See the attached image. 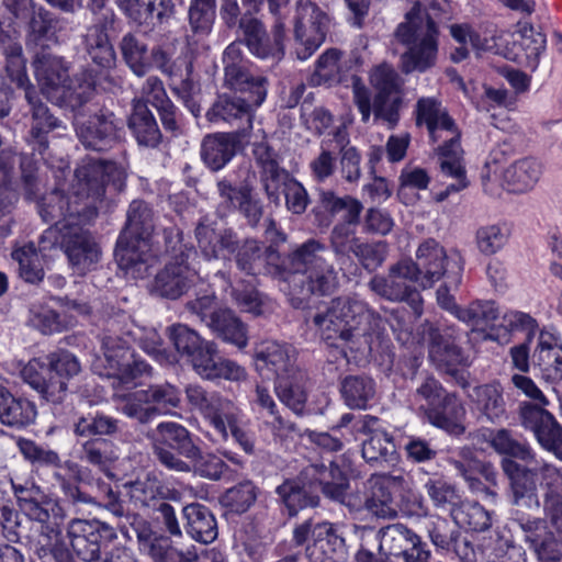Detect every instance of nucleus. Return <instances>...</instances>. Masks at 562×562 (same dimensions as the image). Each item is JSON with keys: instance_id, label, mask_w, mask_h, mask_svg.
<instances>
[{"instance_id": "f257e3e1", "label": "nucleus", "mask_w": 562, "mask_h": 562, "mask_svg": "<svg viewBox=\"0 0 562 562\" xmlns=\"http://www.w3.org/2000/svg\"><path fill=\"white\" fill-rule=\"evenodd\" d=\"M236 267L247 276L265 272L288 282L292 292L310 297L331 295L339 286L338 271L333 263L331 251L319 239L310 238L285 256L272 246H263L255 238L241 240L234 256Z\"/></svg>"}, {"instance_id": "f03ea898", "label": "nucleus", "mask_w": 562, "mask_h": 562, "mask_svg": "<svg viewBox=\"0 0 562 562\" xmlns=\"http://www.w3.org/2000/svg\"><path fill=\"white\" fill-rule=\"evenodd\" d=\"M117 167L114 162L90 159L75 171L72 192L64 194L54 190L44 195L38 203V213L43 221L56 227L66 224L91 223L97 216L105 194V181Z\"/></svg>"}, {"instance_id": "7ed1b4c3", "label": "nucleus", "mask_w": 562, "mask_h": 562, "mask_svg": "<svg viewBox=\"0 0 562 562\" xmlns=\"http://www.w3.org/2000/svg\"><path fill=\"white\" fill-rule=\"evenodd\" d=\"M380 315L357 296L341 295L329 301L313 317L322 338L333 346H347L351 351L372 349L374 327Z\"/></svg>"}, {"instance_id": "20e7f679", "label": "nucleus", "mask_w": 562, "mask_h": 562, "mask_svg": "<svg viewBox=\"0 0 562 562\" xmlns=\"http://www.w3.org/2000/svg\"><path fill=\"white\" fill-rule=\"evenodd\" d=\"M369 82L374 90L373 99L361 79L352 76L353 103L361 114L362 122H369L373 113L375 120H382L390 128H394L398 123L403 102V78L393 66L382 63L371 69Z\"/></svg>"}, {"instance_id": "39448f33", "label": "nucleus", "mask_w": 562, "mask_h": 562, "mask_svg": "<svg viewBox=\"0 0 562 562\" xmlns=\"http://www.w3.org/2000/svg\"><path fill=\"white\" fill-rule=\"evenodd\" d=\"M394 37L408 47L400 58L403 74L425 72L436 66L439 29L424 4L415 3L396 27Z\"/></svg>"}, {"instance_id": "423d86ee", "label": "nucleus", "mask_w": 562, "mask_h": 562, "mask_svg": "<svg viewBox=\"0 0 562 562\" xmlns=\"http://www.w3.org/2000/svg\"><path fill=\"white\" fill-rule=\"evenodd\" d=\"M167 336L177 352L189 362L202 378L238 381L245 378V370L234 361L217 355L214 342L203 339L195 330L183 324L167 328Z\"/></svg>"}, {"instance_id": "0eeeda50", "label": "nucleus", "mask_w": 562, "mask_h": 562, "mask_svg": "<svg viewBox=\"0 0 562 562\" xmlns=\"http://www.w3.org/2000/svg\"><path fill=\"white\" fill-rule=\"evenodd\" d=\"M155 229L154 211L143 200L131 202L126 212V223L115 247V259L121 269L132 274L146 271L148 240Z\"/></svg>"}, {"instance_id": "6e6552de", "label": "nucleus", "mask_w": 562, "mask_h": 562, "mask_svg": "<svg viewBox=\"0 0 562 562\" xmlns=\"http://www.w3.org/2000/svg\"><path fill=\"white\" fill-rule=\"evenodd\" d=\"M81 371L78 359L66 350L31 360L21 371L25 383L53 404H60L67 395L69 380Z\"/></svg>"}, {"instance_id": "1a4fd4ad", "label": "nucleus", "mask_w": 562, "mask_h": 562, "mask_svg": "<svg viewBox=\"0 0 562 562\" xmlns=\"http://www.w3.org/2000/svg\"><path fill=\"white\" fill-rule=\"evenodd\" d=\"M87 223L66 224L48 227L40 237V249L49 250L59 247L66 255L70 267L80 276L93 270L101 258V248L90 231L83 228Z\"/></svg>"}, {"instance_id": "9d476101", "label": "nucleus", "mask_w": 562, "mask_h": 562, "mask_svg": "<svg viewBox=\"0 0 562 562\" xmlns=\"http://www.w3.org/2000/svg\"><path fill=\"white\" fill-rule=\"evenodd\" d=\"M180 236L177 229L165 231L167 249L179 250L180 254L159 269L151 282L150 293L160 299L179 300L194 286L196 281V271L189 263V257L194 251L191 248L182 249Z\"/></svg>"}, {"instance_id": "9b49d317", "label": "nucleus", "mask_w": 562, "mask_h": 562, "mask_svg": "<svg viewBox=\"0 0 562 562\" xmlns=\"http://www.w3.org/2000/svg\"><path fill=\"white\" fill-rule=\"evenodd\" d=\"M418 278L415 274L413 260L403 259L389 267L386 274H375L368 283L369 289L378 296L391 302H405L416 316L423 313V299L415 286Z\"/></svg>"}, {"instance_id": "f8f14e48", "label": "nucleus", "mask_w": 562, "mask_h": 562, "mask_svg": "<svg viewBox=\"0 0 562 562\" xmlns=\"http://www.w3.org/2000/svg\"><path fill=\"white\" fill-rule=\"evenodd\" d=\"M115 324L105 326L101 335V348L105 360L104 373L127 384L135 379L150 375L151 367L130 350V337L120 338Z\"/></svg>"}, {"instance_id": "ddd939ff", "label": "nucleus", "mask_w": 562, "mask_h": 562, "mask_svg": "<svg viewBox=\"0 0 562 562\" xmlns=\"http://www.w3.org/2000/svg\"><path fill=\"white\" fill-rule=\"evenodd\" d=\"M223 86L237 94L252 97L250 102H263L268 92V79L252 75L244 57L241 42H232L224 50Z\"/></svg>"}, {"instance_id": "4468645a", "label": "nucleus", "mask_w": 562, "mask_h": 562, "mask_svg": "<svg viewBox=\"0 0 562 562\" xmlns=\"http://www.w3.org/2000/svg\"><path fill=\"white\" fill-rule=\"evenodd\" d=\"M379 551L390 562H429L431 553L422 538L403 524L379 530Z\"/></svg>"}, {"instance_id": "2eb2a0df", "label": "nucleus", "mask_w": 562, "mask_h": 562, "mask_svg": "<svg viewBox=\"0 0 562 562\" xmlns=\"http://www.w3.org/2000/svg\"><path fill=\"white\" fill-rule=\"evenodd\" d=\"M294 19L295 53L305 60L323 44L328 29V16L311 0H296Z\"/></svg>"}, {"instance_id": "dca6fc26", "label": "nucleus", "mask_w": 562, "mask_h": 562, "mask_svg": "<svg viewBox=\"0 0 562 562\" xmlns=\"http://www.w3.org/2000/svg\"><path fill=\"white\" fill-rule=\"evenodd\" d=\"M155 458L167 470L177 473H190L209 480L220 481L226 477L231 472L229 467L216 454L211 452H203L198 446L196 451L192 452L184 461L176 454V452L164 449L160 446L156 447Z\"/></svg>"}, {"instance_id": "f3484780", "label": "nucleus", "mask_w": 562, "mask_h": 562, "mask_svg": "<svg viewBox=\"0 0 562 562\" xmlns=\"http://www.w3.org/2000/svg\"><path fill=\"white\" fill-rule=\"evenodd\" d=\"M67 533L74 552L85 562H100L104 540L115 537L106 524L78 518L69 522Z\"/></svg>"}, {"instance_id": "a211bd4d", "label": "nucleus", "mask_w": 562, "mask_h": 562, "mask_svg": "<svg viewBox=\"0 0 562 562\" xmlns=\"http://www.w3.org/2000/svg\"><path fill=\"white\" fill-rule=\"evenodd\" d=\"M94 92L95 80L92 70L82 68L46 98L58 108L69 111L74 120H77L83 114L82 110L91 101Z\"/></svg>"}, {"instance_id": "6ab92c4d", "label": "nucleus", "mask_w": 562, "mask_h": 562, "mask_svg": "<svg viewBox=\"0 0 562 562\" xmlns=\"http://www.w3.org/2000/svg\"><path fill=\"white\" fill-rule=\"evenodd\" d=\"M74 124L79 140L88 149L106 150L119 140L121 128L112 112L100 110L85 122L74 120Z\"/></svg>"}, {"instance_id": "aec40b11", "label": "nucleus", "mask_w": 562, "mask_h": 562, "mask_svg": "<svg viewBox=\"0 0 562 562\" xmlns=\"http://www.w3.org/2000/svg\"><path fill=\"white\" fill-rule=\"evenodd\" d=\"M448 266L446 250L437 240L428 238L418 246L413 267L420 288H431L443 276L451 274Z\"/></svg>"}, {"instance_id": "412c9836", "label": "nucleus", "mask_w": 562, "mask_h": 562, "mask_svg": "<svg viewBox=\"0 0 562 562\" xmlns=\"http://www.w3.org/2000/svg\"><path fill=\"white\" fill-rule=\"evenodd\" d=\"M255 366L261 374L271 373L274 382L301 371L296 364L295 349L276 341L261 344L255 356Z\"/></svg>"}, {"instance_id": "4be33fe9", "label": "nucleus", "mask_w": 562, "mask_h": 562, "mask_svg": "<svg viewBox=\"0 0 562 562\" xmlns=\"http://www.w3.org/2000/svg\"><path fill=\"white\" fill-rule=\"evenodd\" d=\"M301 480L307 481L310 487H313L315 492L321 490L331 499L340 501L341 503L355 508L361 507V502H359V504H351L350 501L347 502L345 499L348 480L334 461H329L328 465L324 463L307 465L301 472Z\"/></svg>"}, {"instance_id": "5701e85b", "label": "nucleus", "mask_w": 562, "mask_h": 562, "mask_svg": "<svg viewBox=\"0 0 562 562\" xmlns=\"http://www.w3.org/2000/svg\"><path fill=\"white\" fill-rule=\"evenodd\" d=\"M121 11L139 26L159 27L176 13L173 0H115Z\"/></svg>"}, {"instance_id": "b1692460", "label": "nucleus", "mask_w": 562, "mask_h": 562, "mask_svg": "<svg viewBox=\"0 0 562 562\" xmlns=\"http://www.w3.org/2000/svg\"><path fill=\"white\" fill-rule=\"evenodd\" d=\"M115 14L104 15L102 21L87 27L81 44L91 61L100 68L111 69L116 64V53L110 42L106 29L114 22Z\"/></svg>"}, {"instance_id": "393cba45", "label": "nucleus", "mask_w": 562, "mask_h": 562, "mask_svg": "<svg viewBox=\"0 0 562 562\" xmlns=\"http://www.w3.org/2000/svg\"><path fill=\"white\" fill-rule=\"evenodd\" d=\"M424 338L428 344L429 359L439 369L452 373L454 367L463 363L462 350L456 344V338L449 328L440 329L429 325L424 333Z\"/></svg>"}, {"instance_id": "a878e982", "label": "nucleus", "mask_w": 562, "mask_h": 562, "mask_svg": "<svg viewBox=\"0 0 562 562\" xmlns=\"http://www.w3.org/2000/svg\"><path fill=\"white\" fill-rule=\"evenodd\" d=\"M252 97L241 94H220L212 106L206 112V119L212 123H241L246 121L250 126L254 111L262 104V102H250Z\"/></svg>"}, {"instance_id": "bb28decb", "label": "nucleus", "mask_w": 562, "mask_h": 562, "mask_svg": "<svg viewBox=\"0 0 562 562\" xmlns=\"http://www.w3.org/2000/svg\"><path fill=\"white\" fill-rule=\"evenodd\" d=\"M184 393L189 404L198 409L222 437H226L222 417L232 408L234 402L218 393H209L196 384H189Z\"/></svg>"}, {"instance_id": "cd10ccee", "label": "nucleus", "mask_w": 562, "mask_h": 562, "mask_svg": "<svg viewBox=\"0 0 562 562\" xmlns=\"http://www.w3.org/2000/svg\"><path fill=\"white\" fill-rule=\"evenodd\" d=\"M33 67L41 91L46 97L70 78L71 63L47 49L36 53Z\"/></svg>"}, {"instance_id": "c85d7f7f", "label": "nucleus", "mask_w": 562, "mask_h": 562, "mask_svg": "<svg viewBox=\"0 0 562 562\" xmlns=\"http://www.w3.org/2000/svg\"><path fill=\"white\" fill-rule=\"evenodd\" d=\"M149 557L154 562H196L199 553L190 537L160 536L150 542Z\"/></svg>"}, {"instance_id": "c756f323", "label": "nucleus", "mask_w": 562, "mask_h": 562, "mask_svg": "<svg viewBox=\"0 0 562 562\" xmlns=\"http://www.w3.org/2000/svg\"><path fill=\"white\" fill-rule=\"evenodd\" d=\"M424 413L431 425L450 435L461 436L465 432V408L453 394L445 395L435 406L425 407Z\"/></svg>"}, {"instance_id": "7c9ffc66", "label": "nucleus", "mask_w": 562, "mask_h": 562, "mask_svg": "<svg viewBox=\"0 0 562 562\" xmlns=\"http://www.w3.org/2000/svg\"><path fill=\"white\" fill-rule=\"evenodd\" d=\"M519 416L521 425L530 429L544 448L554 445L561 427L548 411L535 404L524 403Z\"/></svg>"}, {"instance_id": "2f4dec72", "label": "nucleus", "mask_w": 562, "mask_h": 562, "mask_svg": "<svg viewBox=\"0 0 562 562\" xmlns=\"http://www.w3.org/2000/svg\"><path fill=\"white\" fill-rule=\"evenodd\" d=\"M531 361L533 368H538L547 381L554 382L562 379V346L552 334L540 333Z\"/></svg>"}, {"instance_id": "473e14b6", "label": "nucleus", "mask_w": 562, "mask_h": 562, "mask_svg": "<svg viewBox=\"0 0 562 562\" xmlns=\"http://www.w3.org/2000/svg\"><path fill=\"white\" fill-rule=\"evenodd\" d=\"M63 18L38 4L22 21L25 25L26 44L43 45L46 41L57 40V33L63 29Z\"/></svg>"}, {"instance_id": "72a5a7b5", "label": "nucleus", "mask_w": 562, "mask_h": 562, "mask_svg": "<svg viewBox=\"0 0 562 562\" xmlns=\"http://www.w3.org/2000/svg\"><path fill=\"white\" fill-rule=\"evenodd\" d=\"M182 514L186 519V531L192 540L207 544L217 538L216 519L206 506L191 503L183 507Z\"/></svg>"}, {"instance_id": "f704fd0d", "label": "nucleus", "mask_w": 562, "mask_h": 562, "mask_svg": "<svg viewBox=\"0 0 562 562\" xmlns=\"http://www.w3.org/2000/svg\"><path fill=\"white\" fill-rule=\"evenodd\" d=\"M127 127L137 143L146 147H156L161 139L158 124L143 99H134Z\"/></svg>"}, {"instance_id": "c9c22d12", "label": "nucleus", "mask_w": 562, "mask_h": 562, "mask_svg": "<svg viewBox=\"0 0 562 562\" xmlns=\"http://www.w3.org/2000/svg\"><path fill=\"white\" fill-rule=\"evenodd\" d=\"M157 438L153 445V453L156 447H161L170 451L175 450L178 457L186 459L196 451L198 445L194 442L191 432L182 425L175 422H164L156 427Z\"/></svg>"}, {"instance_id": "e433bc0d", "label": "nucleus", "mask_w": 562, "mask_h": 562, "mask_svg": "<svg viewBox=\"0 0 562 562\" xmlns=\"http://www.w3.org/2000/svg\"><path fill=\"white\" fill-rule=\"evenodd\" d=\"M194 233L198 246L206 259H215L218 257V246L221 249L236 255L241 244L236 233L231 228L224 229L217 234L215 229L205 222H200Z\"/></svg>"}, {"instance_id": "4c0bfd02", "label": "nucleus", "mask_w": 562, "mask_h": 562, "mask_svg": "<svg viewBox=\"0 0 562 562\" xmlns=\"http://www.w3.org/2000/svg\"><path fill=\"white\" fill-rule=\"evenodd\" d=\"M416 123L417 125L426 124L429 136L434 142L438 139L437 133L439 131L454 133L458 130L447 110L435 98H420L417 101Z\"/></svg>"}, {"instance_id": "58836bf2", "label": "nucleus", "mask_w": 562, "mask_h": 562, "mask_svg": "<svg viewBox=\"0 0 562 562\" xmlns=\"http://www.w3.org/2000/svg\"><path fill=\"white\" fill-rule=\"evenodd\" d=\"M237 138L229 133H216L203 138L201 157L213 171L221 170L236 154Z\"/></svg>"}, {"instance_id": "ea45409f", "label": "nucleus", "mask_w": 562, "mask_h": 562, "mask_svg": "<svg viewBox=\"0 0 562 562\" xmlns=\"http://www.w3.org/2000/svg\"><path fill=\"white\" fill-rule=\"evenodd\" d=\"M36 417V408L26 398L15 397L0 385V422L10 427H25Z\"/></svg>"}, {"instance_id": "a19ab883", "label": "nucleus", "mask_w": 562, "mask_h": 562, "mask_svg": "<svg viewBox=\"0 0 562 562\" xmlns=\"http://www.w3.org/2000/svg\"><path fill=\"white\" fill-rule=\"evenodd\" d=\"M115 324L120 329L117 336L120 338L130 337V348L134 341H138L139 347L156 358L162 355V339L156 329L139 328L125 315L109 318L105 326Z\"/></svg>"}, {"instance_id": "79ce46f5", "label": "nucleus", "mask_w": 562, "mask_h": 562, "mask_svg": "<svg viewBox=\"0 0 562 562\" xmlns=\"http://www.w3.org/2000/svg\"><path fill=\"white\" fill-rule=\"evenodd\" d=\"M277 494L288 508L290 516L296 515L303 508L315 507L319 502L314 488L310 487L307 481H302L301 475L297 480H286L279 485Z\"/></svg>"}, {"instance_id": "37998d69", "label": "nucleus", "mask_w": 562, "mask_h": 562, "mask_svg": "<svg viewBox=\"0 0 562 562\" xmlns=\"http://www.w3.org/2000/svg\"><path fill=\"white\" fill-rule=\"evenodd\" d=\"M542 175L541 164L533 158H524L515 161L504 170L503 179L508 190L525 192L530 190Z\"/></svg>"}, {"instance_id": "c03bdc74", "label": "nucleus", "mask_w": 562, "mask_h": 562, "mask_svg": "<svg viewBox=\"0 0 562 562\" xmlns=\"http://www.w3.org/2000/svg\"><path fill=\"white\" fill-rule=\"evenodd\" d=\"M340 392L348 407L366 409L375 395V382L367 374H350L341 380Z\"/></svg>"}, {"instance_id": "a18cd8bd", "label": "nucleus", "mask_w": 562, "mask_h": 562, "mask_svg": "<svg viewBox=\"0 0 562 562\" xmlns=\"http://www.w3.org/2000/svg\"><path fill=\"white\" fill-rule=\"evenodd\" d=\"M256 175L247 170L246 176L239 181L234 182L227 177L216 181L215 194L217 207L226 212H234L241 199L255 187Z\"/></svg>"}, {"instance_id": "49530a36", "label": "nucleus", "mask_w": 562, "mask_h": 562, "mask_svg": "<svg viewBox=\"0 0 562 562\" xmlns=\"http://www.w3.org/2000/svg\"><path fill=\"white\" fill-rule=\"evenodd\" d=\"M362 457L371 465L383 467L397 461L393 438L383 430H374L362 442Z\"/></svg>"}, {"instance_id": "de8ad7c7", "label": "nucleus", "mask_w": 562, "mask_h": 562, "mask_svg": "<svg viewBox=\"0 0 562 562\" xmlns=\"http://www.w3.org/2000/svg\"><path fill=\"white\" fill-rule=\"evenodd\" d=\"M209 327L223 340L238 348L247 345L246 325L231 310L220 308L213 315L212 322H209Z\"/></svg>"}, {"instance_id": "09e8293b", "label": "nucleus", "mask_w": 562, "mask_h": 562, "mask_svg": "<svg viewBox=\"0 0 562 562\" xmlns=\"http://www.w3.org/2000/svg\"><path fill=\"white\" fill-rule=\"evenodd\" d=\"M305 373L301 370L294 376H286L274 382V389L280 401L296 415H302L307 401L304 387Z\"/></svg>"}, {"instance_id": "8fccbe9b", "label": "nucleus", "mask_w": 562, "mask_h": 562, "mask_svg": "<svg viewBox=\"0 0 562 562\" xmlns=\"http://www.w3.org/2000/svg\"><path fill=\"white\" fill-rule=\"evenodd\" d=\"M221 276L226 279L231 288V296L240 311L256 316L262 313V295L254 283L255 279L232 281L229 278H226L225 273L221 272Z\"/></svg>"}, {"instance_id": "3c124183", "label": "nucleus", "mask_w": 562, "mask_h": 562, "mask_svg": "<svg viewBox=\"0 0 562 562\" xmlns=\"http://www.w3.org/2000/svg\"><path fill=\"white\" fill-rule=\"evenodd\" d=\"M284 37V22L276 20L272 27V38H270L266 31L263 36H260L247 48L257 58L271 59L273 63H279L285 54Z\"/></svg>"}, {"instance_id": "603ef678", "label": "nucleus", "mask_w": 562, "mask_h": 562, "mask_svg": "<svg viewBox=\"0 0 562 562\" xmlns=\"http://www.w3.org/2000/svg\"><path fill=\"white\" fill-rule=\"evenodd\" d=\"M0 49L5 58L4 70L7 76L25 93L29 87L34 86L30 82L26 74V61L23 57L22 45L12 38L0 45Z\"/></svg>"}, {"instance_id": "864d4df0", "label": "nucleus", "mask_w": 562, "mask_h": 562, "mask_svg": "<svg viewBox=\"0 0 562 562\" xmlns=\"http://www.w3.org/2000/svg\"><path fill=\"white\" fill-rule=\"evenodd\" d=\"M80 459L102 472H108L119 460V454L110 440L94 438L82 443Z\"/></svg>"}, {"instance_id": "5fc2aeb1", "label": "nucleus", "mask_w": 562, "mask_h": 562, "mask_svg": "<svg viewBox=\"0 0 562 562\" xmlns=\"http://www.w3.org/2000/svg\"><path fill=\"white\" fill-rule=\"evenodd\" d=\"M119 48L128 68L138 77H143L150 68L147 60V45L134 33L124 34L120 41Z\"/></svg>"}, {"instance_id": "6e6d98bb", "label": "nucleus", "mask_w": 562, "mask_h": 562, "mask_svg": "<svg viewBox=\"0 0 562 562\" xmlns=\"http://www.w3.org/2000/svg\"><path fill=\"white\" fill-rule=\"evenodd\" d=\"M477 409L490 420L501 418L505 414V401L498 384H483L475 386L471 394Z\"/></svg>"}, {"instance_id": "4d7b16f0", "label": "nucleus", "mask_w": 562, "mask_h": 562, "mask_svg": "<svg viewBox=\"0 0 562 562\" xmlns=\"http://www.w3.org/2000/svg\"><path fill=\"white\" fill-rule=\"evenodd\" d=\"M450 137L439 147L438 164L445 176H463L465 173L463 149L460 144V132L449 133Z\"/></svg>"}, {"instance_id": "13d9d810", "label": "nucleus", "mask_w": 562, "mask_h": 562, "mask_svg": "<svg viewBox=\"0 0 562 562\" xmlns=\"http://www.w3.org/2000/svg\"><path fill=\"white\" fill-rule=\"evenodd\" d=\"M258 488L250 480H244L227 488L220 496V504L232 513L244 514L256 502Z\"/></svg>"}, {"instance_id": "bf43d9fd", "label": "nucleus", "mask_w": 562, "mask_h": 562, "mask_svg": "<svg viewBox=\"0 0 562 562\" xmlns=\"http://www.w3.org/2000/svg\"><path fill=\"white\" fill-rule=\"evenodd\" d=\"M341 53L338 49H327L319 56L314 72L310 77L312 86L331 87L342 81L339 60Z\"/></svg>"}, {"instance_id": "052dcab7", "label": "nucleus", "mask_w": 562, "mask_h": 562, "mask_svg": "<svg viewBox=\"0 0 562 562\" xmlns=\"http://www.w3.org/2000/svg\"><path fill=\"white\" fill-rule=\"evenodd\" d=\"M23 94L33 121L31 131L50 132L61 126V121L50 113L35 87H29Z\"/></svg>"}, {"instance_id": "680f3d73", "label": "nucleus", "mask_w": 562, "mask_h": 562, "mask_svg": "<svg viewBox=\"0 0 562 562\" xmlns=\"http://www.w3.org/2000/svg\"><path fill=\"white\" fill-rule=\"evenodd\" d=\"M502 469L509 480L512 497L537 492L535 473L528 468L504 458Z\"/></svg>"}, {"instance_id": "e2e57ef3", "label": "nucleus", "mask_w": 562, "mask_h": 562, "mask_svg": "<svg viewBox=\"0 0 562 562\" xmlns=\"http://www.w3.org/2000/svg\"><path fill=\"white\" fill-rule=\"evenodd\" d=\"M260 183L268 201L280 206L281 194L295 180L290 172L281 166L259 171Z\"/></svg>"}, {"instance_id": "0e129e2a", "label": "nucleus", "mask_w": 562, "mask_h": 562, "mask_svg": "<svg viewBox=\"0 0 562 562\" xmlns=\"http://www.w3.org/2000/svg\"><path fill=\"white\" fill-rule=\"evenodd\" d=\"M428 537L431 543L440 550L450 551V547L456 543V539L461 536L458 521H450L447 518L432 516L426 526Z\"/></svg>"}, {"instance_id": "69168bd1", "label": "nucleus", "mask_w": 562, "mask_h": 562, "mask_svg": "<svg viewBox=\"0 0 562 562\" xmlns=\"http://www.w3.org/2000/svg\"><path fill=\"white\" fill-rule=\"evenodd\" d=\"M352 254L369 272L375 271L383 265L387 255V245L385 241H361L360 238L353 239Z\"/></svg>"}, {"instance_id": "338daca9", "label": "nucleus", "mask_w": 562, "mask_h": 562, "mask_svg": "<svg viewBox=\"0 0 562 562\" xmlns=\"http://www.w3.org/2000/svg\"><path fill=\"white\" fill-rule=\"evenodd\" d=\"M121 409L126 416L140 424H148L160 414V409L149 402L146 390H139L126 396Z\"/></svg>"}, {"instance_id": "774afa93", "label": "nucleus", "mask_w": 562, "mask_h": 562, "mask_svg": "<svg viewBox=\"0 0 562 562\" xmlns=\"http://www.w3.org/2000/svg\"><path fill=\"white\" fill-rule=\"evenodd\" d=\"M12 258L19 262V273L25 282L38 283L43 280L44 270L32 244L14 250Z\"/></svg>"}]
</instances>
